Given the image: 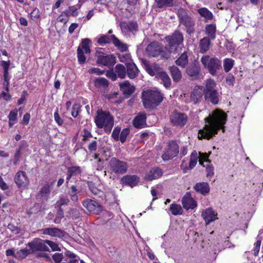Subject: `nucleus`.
I'll return each instance as SVG.
<instances>
[{
  "instance_id": "f257e3e1",
  "label": "nucleus",
  "mask_w": 263,
  "mask_h": 263,
  "mask_svg": "<svg viewBox=\"0 0 263 263\" xmlns=\"http://www.w3.org/2000/svg\"><path fill=\"white\" fill-rule=\"evenodd\" d=\"M205 125L199 130L198 138L209 139L217 134L219 129L224 132V124L227 120V116L223 111L217 109L214 110L208 117L204 119Z\"/></svg>"
},
{
  "instance_id": "f03ea898",
  "label": "nucleus",
  "mask_w": 263,
  "mask_h": 263,
  "mask_svg": "<svg viewBox=\"0 0 263 263\" xmlns=\"http://www.w3.org/2000/svg\"><path fill=\"white\" fill-rule=\"evenodd\" d=\"M142 99L145 108H153L162 102L163 95L157 90H147L142 92Z\"/></svg>"
},
{
  "instance_id": "7ed1b4c3",
  "label": "nucleus",
  "mask_w": 263,
  "mask_h": 263,
  "mask_svg": "<svg viewBox=\"0 0 263 263\" xmlns=\"http://www.w3.org/2000/svg\"><path fill=\"white\" fill-rule=\"evenodd\" d=\"M95 122L99 128H104L106 133H109L114 125V117L108 111L98 110Z\"/></svg>"
},
{
  "instance_id": "20e7f679",
  "label": "nucleus",
  "mask_w": 263,
  "mask_h": 263,
  "mask_svg": "<svg viewBox=\"0 0 263 263\" xmlns=\"http://www.w3.org/2000/svg\"><path fill=\"white\" fill-rule=\"evenodd\" d=\"M147 54L153 57H160L161 59H167L171 55V52L167 47L162 46L158 42H154L149 44L146 49Z\"/></svg>"
},
{
  "instance_id": "39448f33",
  "label": "nucleus",
  "mask_w": 263,
  "mask_h": 263,
  "mask_svg": "<svg viewBox=\"0 0 263 263\" xmlns=\"http://www.w3.org/2000/svg\"><path fill=\"white\" fill-rule=\"evenodd\" d=\"M200 62L204 69L212 76H215L221 68V62L216 57L205 55L201 58Z\"/></svg>"
},
{
  "instance_id": "423d86ee",
  "label": "nucleus",
  "mask_w": 263,
  "mask_h": 263,
  "mask_svg": "<svg viewBox=\"0 0 263 263\" xmlns=\"http://www.w3.org/2000/svg\"><path fill=\"white\" fill-rule=\"evenodd\" d=\"M179 23L185 26L189 34L193 33L194 30L195 21L189 14L188 11L182 8H179L177 13Z\"/></svg>"
},
{
  "instance_id": "0eeeda50",
  "label": "nucleus",
  "mask_w": 263,
  "mask_h": 263,
  "mask_svg": "<svg viewBox=\"0 0 263 263\" xmlns=\"http://www.w3.org/2000/svg\"><path fill=\"white\" fill-rule=\"evenodd\" d=\"M179 152V146L174 140L168 141L163 148L161 158L164 161L172 160L177 156Z\"/></svg>"
},
{
  "instance_id": "6e6552de",
  "label": "nucleus",
  "mask_w": 263,
  "mask_h": 263,
  "mask_svg": "<svg viewBox=\"0 0 263 263\" xmlns=\"http://www.w3.org/2000/svg\"><path fill=\"white\" fill-rule=\"evenodd\" d=\"M165 39L168 43L167 46L168 50L172 51L171 53L176 52L177 46L181 44L183 41L182 34L178 31H176L172 35L166 36Z\"/></svg>"
},
{
  "instance_id": "1a4fd4ad",
  "label": "nucleus",
  "mask_w": 263,
  "mask_h": 263,
  "mask_svg": "<svg viewBox=\"0 0 263 263\" xmlns=\"http://www.w3.org/2000/svg\"><path fill=\"white\" fill-rule=\"evenodd\" d=\"M109 167L112 172L118 174H123L127 170V163L115 157L110 159L109 162Z\"/></svg>"
},
{
  "instance_id": "9d476101",
  "label": "nucleus",
  "mask_w": 263,
  "mask_h": 263,
  "mask_svg": "<svg viewBox=\"0 0 263 263\" xmlns=\"http://www.w3.org/2000/svg\"><path fill=\"white\" fill-rule=\"evenodd\" d=\"M90 40L89 39L82 40L80 45L77 49L78 60L79 64H82L85 63L86 58L84 55L89 54L90 49L89 44Z\"/></svg>"
},
{
  "instance_id": "9b49d317",
  "label": "nucleus",
  "mask_w": 263,
  "mask_h": 263,
  "mask_svg": "<svg viewBox=\"0 0 263 263\" xmlns=\"http://www.w3.org/2000/svg\"><path fill=\"white\" fill-rule=\"evenodd\" d=\"M126 74V68L122 64H117L114 69L107 71L106 76L112 81L117 80V77L120 79H124Z\"/></svg>"
},
{
  "instance_id": "f8f14e48",
  "label": "nucleus",
  "mask_w": 263,
  "mask_h": 263,
  "mask_svg": "<svg viewBox=\"0 0 263 263\" xmlns=\"http://www.w3.org/2000/svg\"><path fill=\"white\" fill-rule=\"evenodd\" d=\"M188 120L187 115L182 112L173 111L170 116V121L174 126L183 127Z\"/></svg>"
},
{
  "instance_id": "ddd939ff",
  "label": "nucleus",
  "mask_w": 263,
  "mask_h": 263,
  "mask_svg": "<svg viewBox=\"0 0 263 263\" xmlns=\"http://www.w3.org/2000/svg\"><path fill=\"white\" fill-rule=\"evenodd\" d=\"M97 62L100 65L108 67L112 66L116 63V58L111 54H105V53L97 51Z\"/></svg>"
},
{
  "instance_id": "4468645a",
  "label": "nucleus",
  "mask_w": 263,
  "mask_h": 263,
  "mask_svg": "<svg viewBox=\"0 0 263 263\" xmlns=\"http://www.w3.org/2000/svg\"><path fill=\"white\" fill-rule=\"evenodd\" d=\"M209 156L205 153H199V157L198 156L197 152L194 151L190 156L189 163V169H193L196 165L197 160L199 158V164L203 165V162L208 161Z\"/></svg>"
},
{
  "instance_id": "2eb2a0df",
  "label": "nucleus",
  "mask_w": 263,
  "mask_h": 263,
  "mask_svg": "<svg viewBox=\"0 0 263 263\" xmlns=\"http://www.w3.org/2000/svg\"><path fill=\"white\" fill-rule=\"evenodd\" d=\"M29 246L33 252L37 251H49V248H48L47 240L37 239L29 243Z\"/></svg>"
},
{
  "instance_id": "dca6fc26",
  "label": "nucleus",
  "mask_w": 263,
  "mask_h": 263,
  "mask_svg": "<svg viewBox=\"0 0 263 263\" xmlns=\"http://www.w3.org/2000/svg\"><path fill=\"white\" fill-rule=\"evenodd\" d=\"M83 206L89 211L99 214L102 211V206L95 200L87 199L83 202Z\"/></svg>"
},
{
  "instance_id": "f3484780",
  "label": "nucleus",
  "mask_w": 263,
  "mask_h": 263,
  "mask_svg": "<svg viewBox=\"0 0 263 263\" xmlns=\"http://www.w3.org/2000/svg\"><path fill=\"white\" fill-rule=\"evenodd\" d=\"M42 233L44 235H48L51 237L58 238H64L67 233L57 228H47L41 230Z\"/></svg>"
},
{
  "instance_id": "a211bd4d",
  "label": "nucleus",
  "mask_w": 263,
  "mask_h": 263,
  "mask_svg": "<svg viewBox=\"0 0 263 263\" xmlns=\"http://www.w3.org/2000/svg\"><path fill=\"white\" fill-rule=\"evenodd\" d=\"M201 216L204 220L206 224H209L211 222L218 219L217 214L211 208L203 210L201 213Z\"/></svg>"
},
{
  "instance_id": "6ab92c4d",
  "label": "nucleus",
  "mask_w": 263,
  "mask_h": 263,
  "mask_svg": "<svg viewBox=\"0 0 263 263\" xmlns=\"http://www.w3.org/2000/svg\"><path fill=\"white\" fill-rule=\"evenodd\" d=\"M201 68L199 63L194 62L190 64L186 68V72L190 77L197 79L200 73Z\"/></svg>"
},
{
  "instance_id": "aec40b11",
  "label": "nucleus",
  "mask_w": 263,
  "mask_h": 263,
  "mask_svg": "<svg viewBox=\"0 0 263 263\" xmlns=\"http://www.w3.org/2000/svg\"><path fill=\"white\" fill-rule=\"evenodd\" d=\"M14 181L19 187H25L29 184V179L23 171H19L16 174Z\"/></svg>"
},
{
  "instance_id": "412c9836",
  "label": "nucleus",
  "mask_w": 263,
  "mask_h": 263,
  "mask_svg": "<svg viewBox=\"0 0 263 263\" xmlns=\"http://www.w3.org/2000/svg\"><path fill=\"white\" fill-rule=\"evenodd\" d=\"M182 204L186 210L194 209L197 206V204L194 199L191 197V194L187 192L182 199Z\"/></svg>"
},
{
  "instance_id": "4be33fe9",
  "label": "nucleus",
  "mask_w": 263,
  "mask_h": 263,
  "mask_svg": "<svg viewBox=\"0 0 263 263\" xmlns=\"http://www.w3.org/2000/svg\"><path fill=\"white\" fill-rule=\"evenodd\" d=\"M203 93L202 88L199 86L195 87L191 93V101L195 104L200 102L202 99Z\"/></svg>"
},
{
  "instance_id": "5701e85b",
  "label": "nucleus",
  "mask_w": 263,
  "mask_h": 263,
  "mask_svg": "<svg viewBox=\"0 0 263 263\" xmlns=\"http://www.w3.org/2000/svg\"><path fill=\"white\" fill-rule=\"evenodd\" d=\"M140 178L136 175H126L122 179L123 184L132 187L137 185L139 182Z\"/></svg>"
},
{
  "instance_id": "b1692460",
  "label": "nucleus",
  "mask_w": 263,
  "mask_h": 263,
  "mask_svg": "<svg viewBox=\"0 0 263 263\" xmlns=\"http://www.w3.org/2000/svg\"><path fill=\"white\" fill-rule=\"evenodd\" d=\"M156 77L161 80V83L166 88H168L170 87L171 85V79L167 73L162 69L158 72Z\"/></svg>"
},
{
  "instance_id": "393cba45",
  "label": "nucleus",
  "mask_w": 263,
  "mask_h": 263,
  "mask_svg": "<svg viewBox=\"0 0 263 263\" xmlns=\"http://www.w3.org/2000/svg\"><path fill=\"white\" fill-rule=\"evenodd\" d=\"M126 68V73L129 79H133L137 77L139 70L135 63H128Z\"/></svg>"
},
{
  "instance_id": "a878e982",
  "label": "nucleus",
  "mask_w": 263,
  "mask_h": 263,
  "mask_svg": "<svg viewBox=\"0 0 263 263\" xmlns=\"http://www.w3.org/2000/svg\"><path fill=\"white\" fill-rule=\"evenodd\" d=\"M119 86L120 90L122 91L123 94L125 95H131L135 90V86L127 81H125L124 83H120Z\"/></svg>"
},
{
  "instance_id": "bb28decb",
  "label": "nucleus",
  "mask_w": 263,
  "mask_h": 263,
  "mask_svg": "<svg viewBox=\"0 0 263 263\" xmlns=\"http://www.w3.org/2000/svg\"><path fill=\"white\" fill-rule=\"evenodd\" d=\"M162 175V170L158 167H155L150 170L146 175L145 179L153 180L159 178Z\"/></svg>"
},
{
  "instance_id": "cd10ccee",
  "label": "nucleus",
  "mask_w": 263,
  "mask_h": 263,
  "mask_svg": "<svg viewBox=\"0 0 263 263\" xmlns=\"http://www.w3.org/2000/svg\"><path fill=\"white\" fill-rule=\"evenodd\" d=\"M195 191L202 195H205L210 192V187L206 182L197 183L194 186Z\"/></svg>"
},
{
  "instance_id": "c85d7f7f",
  "label": "nucleus",
  "mask_w": 263,
  "mask_h": 263,
  "mask_svg": "<svg viewBox=\"0 0 263 263\" xmlns=\"http://www.w3.org/2000/svg\"><path fill=\"white\" fill-rule=\"evenodd\" d=\"M146 115L142 112L137 115L133 121V124L137 128H142L145 124L146 122Z\"/></svg>"
},
{
  "instance_id": "c756f323",
  "label": "nucleus",
  "mask_w": 263,
  "mask_h": 263,
  "mask_svg": "<svg viewBox=\"0 0 263 263\" xmlns=\"http://www.w3.org/2000/svg\"><path fill=\"white\" fill-rule=\"evenodd\" d=\"M204 98L206 101H210L214 104L219 102V95L217 90L204 93Z\"/></svg>"
},
{
  "instance_id": "7c9ffc66",
  "label": "nucleus",
  "mask_w": 263,
  "mask_h": 263,
  "mask_svg": "<svg viewBox=\"0 0 263 263\" xmlns=\"http://www.w3.org/2000/svg\"><path fill=\"white\" fill-rule=\"evenodd\" d=\"M82 170L80 166H74L69 167L67 174V182L73 177L78 176L81 173Z\"/></svg>"
},
{
  "instance_id": "2f4dec72",
  "label": "nucleus",
  "mask_w": 263,
  "mask_h": 263,
  "mask_svg": "<svg viewBox=\"0 0 263 263\" xmlns=\"http://www.w3.org/2000/svg\"><path fill=\"white\" fill-rule=\"evenodd\" d=\"M170 71L173 80L175 82H179L182 78V73L179 69L176 66L170 67Z\"/></svg>"
},
{
  "instance_id": "473e14b6",
  "label": "nucleus",
  "mask_w": 263,
  "mask_h": 263,
  "mask_svg": "<svg viewBox=\"0 0 263 263\" xmlns=\"http://www.w3.org/2000/svg\"><path fill=\"white\" fill-rule=\"evenodd\" d=\"M217 90L216 88V83L215 82L211 79H208L205 82V86L203 90V93L214 91Z\"/></svg>"
},
{
  "instance_id": "72a5a7b5",
  "label": "nucleus",
  "mask_w": 263,
  "mask_h": 263,
  "mask_svg": "<svg viewBox=\"0 0 263 263\" xmlns=\"http://www.w3.org/2000/svg\"><path fill=\"white\" fill-rule=\"evenodd\" d=\"M112 42L114 45L122 52L126 51L128 49L127 45L121 42L115 35H111Z\"/></svg>"
},
{
  "instance_id": "f704fd0d",
  "label": "nucleus",
  "mask_w": 263,
  "mask_h": 263,
  "mask_svg": "<svg viewBox=\"0 0 263 263\" xmlns=\"http://www.w3.org/2000/svg\"><path fill=\"white\" fill-rule=\"evenodd\" d=\"M175 63L181 68H184L188 63V56L185 52H184L180 57L175 61Z\"/></svg>"
},
{
  "instance_id": "c9c22d12",
  "label": "nucleus",
  "mask_w": 263,
  "mask_h": 263,
  "mask_svg": "<svg viewBox=\"0 0 263 263\" xmlns=\"http://www.w3.org/2000/svg\"><path fill=\"white\" fill-rule=\"evenodd\" d=\"M198 12L201 16L204 17L206 21H211L213 18L212 13L206 8H201L198 10Z\"/></svg>"
},
{
  "instance_id": "e433bc0d",
  "label": "nucleus",
  "mask_w": 263,
  "mask_h": 263,
  "mask_svg": "<svg viewBox=\"0 0 263 263\" xmlns=\"http://www.w3.org/2000/svg\"><path fill=\"white\" fill-rule=\"evenodd\" d=\"M210 44V39L205 37L202 39L200 41V51L201 53H205L209 49Z\"/></svg>"
},
{
  "instance_id": "4c0bfd02",
  "label": "nucleus",
  "mask_w": 263,
  "mask_h": 263,
  "mask_svg": "<svg viewBox=\"0 0 263 263\" xmlns=\"http://www.w3.org/2000/svg\"><path fill=\"white\" fill-rule=\"evenodd\" d=\"M161 68L158 65L155 64L153 65H147L146 66V70L149 74L152 76H157L158 72H159Z\"/></svg>"
},
{
  "instance_id": "58836bf2",
  "label": "nucleus",
  "mask_w": 263,
  "mask_h": 263,
  "mask_svg": "<svg viewBox=\"0 0 263 263\" xmlns=\"http://www.w3.org/2000/svg\"><path fill=\"white\" fill-rule=\"evenodd\" d=\"M50 193V187L48 184L44 186L40 191V194L43 199L47 200Z\"/></svg>"
},
{
  "instance_id": "ea45409f",
  "label": "nucleus",
  "mask_w": 263,
  "mask_h": 263,
  "mask_svg": "<svg viewBox=\"0 0 263 263\" xmlns=\"http://www.w3.org/2000/svg\"><path fill=\"white\" fill-rule=\"evenodd\" d=\"M216 26L213 24H210L206 26L205 28L206 34L211 38L214 39L215 37Z\"/></svg>"
},
{
  "instance_id": "a19ab883",
  "label": "nucleus",
  "mask_w": 263,
  "mask_h": 263,
  "mask_svg": "<svg viewBox=\"0 0 263 263\" xmlns=\"http://www.w3.org/2000/svg\"><path fill=\"white\" fill-rule=\"evenodd\" d=\"M170 211L174 215H181L182 213L181 206L175 203L171 204L170 206Z\"/></svg>"
},
{
  "instance_id": "79ce46f5",
  "label": "nucleus",
  "mask_w": 263,
  "mask_h": 263,
  "mask_svg": "<svg viewBox=\"0 0 263 263\" xmlns=\"http://www.w3.org/2000/svg\"><path fill=\"white\" fill-rule=\"evenodd\" d=\"M112 42L111 35L101 34L97 39V42L101 45L110 43Z\"/></svg>"
},
{
  "instance_id": "37998d69",
  "label": "nucleus",
  "mask_w": 263,
  "mask_h": 263,
  "mask_svg": "<svg viewBox=\"0 0 263 263\" xmlns=\"http://www.w3.org/2000/svg\"><path fill=\"white\" fill-rule=\"evenodd\" d=\"M234 61L232 59L226 58L223 60V68L226 72H228L234 66Z\"/></svg>"
},
{
  "instance_id": "c03bdc74",
  "label": "nucleus",
  "mask_w": 263,
  "mask_h": 263,
  "mask_svg": "<svg viewBox=\"0 0 263 263\" xmlns=\"http://www.w3.org/2000/svg\"><path fill=\"white\" fill-rule=\"evenodd\" d=\"M89 188L92 193H93L94 195H98L99 197H101L103 195V192L101 190V189L98 188L97 187L96 184H95L93 183H90L89 184Z\"/></svg>"
},
{
  "instance_id": "a18cd8bd",
  "label": "nucleus",
  "mask_w": 263,
  "mask_h": 263,
  "mask_svg": "<svg viewBox=\"0 0 263 263\" xmlns=\"http://www.w3.org/2000/svg\"><path fill=\"white\" fill-rule=\"evenodd\" d=\"M29 250L27 249H21L15 253V258L22 259L25 258L29 254Z\"/></svg>"
},
{
  "instance_id": "49530a36",
  "label": "nucleus",
  "mask_w": 263,
  "mask_h": 263,
  "mask_svg": "<svg viewBox=\"0 0 263 263\" xmlns=\"http://www.w3.org/2000/svg\"><path fill=\"white\" fill-rule=\"evenodd\" d=\"M118 57L121 62L126 63V65L130 63L129 62L131 61V55L128 53L119 54Z\"/></svg>"
},
{
  "instance_id": "de8ad7c7",
  "label": "nucleus",
  "mask_w": 263,
  "mask_h": 263,
  "mask_svg": "<svg viewBox=\"0 0 263 263\" xmlns=\"http://www.w3.org/2000/svg\"><path fill=\"white\" fill-rule=\"evenodd\" d=\"M155 1L159 8L170 7L173 3V0H155Z\"/></svg>"
},
{
  "instance_id": "09e8293b",
  "label": "nucleus",
  "mask_w": 263,
  "mask_h": 263,
  "mask_svg": "<svg viewBox=\"0 0 263 263\" xmlns=\"http://www.w3.org/2000/svg\"><path fill=\"white\" fill-rule=\"evenodd\" d=\"M95 85L98 87H106L108 85V82L104 78H99L96 79Z\"/></svg>"
},
{
  "instance_id": "8fccbe9b",
  "label": "nucleus",
  "mask_w": 263,
  "mask_h": 263,
  "mask_svg": "<svg viewBox=\"0 0 263 263\" xmlns=\"http://www.w3.org/2000/svg\"><path fill=\"white\" fill-rule=\"evenodd\" d=\"M69 12L68 10L63 11L58 17L57 20L61 23L66 24L68 21Z\"/></svg>"
},
{
  "instance_id": "3c124183",
  "label": "nucleus",
  "mask_w": 263,
  "mask_h": 263,
  "mask_svg": "<svg viewBox=\"0 0 263 263\" xmlns=\"http://www.w3.org/2000/svg\"><path fill=\"white\" fill-rule=\"evenodd\" d=\"M81 5L69 6L68 10L69 14L72 16H77L79 13L78 9L81 7Z\"/></svg>"
},
{
  "instance_id": "603ef678",
  "label": "nucleus",
  "mask_w": 263,
  "mask_h": 263,
  "mask_svg": "<svg viewBox=\"0 0 263 263\" xmlns=\"http://www.w3.org/2000/svg\"><path fill=\"white\" fill-rule=\"evenodd\" d=\"M40 15V10L37 8H35L30 14L31 20L35 22L39 20Z\"/></svg>"
},
{
  "instance_id": "864d4df0",
  "label": "nucleus",
  "mask_w": 263,
  "mask_h": 263,
  "mask_svg": "<svg viewBox=\"0 0 263 263\" xmlns=\"http://www.w3.org/2000/svg\"><path fill=\"white\" fill-rule=\"evenodd\" d=\"M129 129L127 128H124L122 132H120L119 140L122 143H123L127 138V136L129 134Z\"/></svg>"
},
{
  "instance_id": "5fc2aeb1",
  "label": "nucleus",
  "mask_w": 263,
  "mask_h": 263,
  "mask_svg": "<svg viewBox=\"0 0 263 263\" xmlns=\"http://www.w3.org/2000/svg\"><path fill=\"white\" fill-rule=\"evenodd\" d=\"M81 108V105L79 104H74L72 107V110H71V116L73 118H76L78 116L80 110Z\"/></svg>"
},
{
  "instance_id": "6e6d98bb",
  "label": "nucleus",
  "mask_w": 263,
  "mask_h": 263,
  "mask_svg": "<svg viewBox=\"0 0 263 263\" xmlns=\"http://www.w3.org/2000/svg\"><path fill=\"white\" fill-rule=\"evenodd\" d=\"M121 128L119 126L116 127L111 134L112 138L116 141L119 140Z\"/></svg>"
},
{
  "instance_id": "4d7b16f0",
  "label": "nucleus",
  "mask_w": 263,
  "mask_h": 263,
  "mask_svg": "<svg viewBox=\"0 0 263 263\" xmlns=\"http://www.w3.org/2000/svg\"><path fill=\"white\" fill-rule=\"evenodd\" d=\"M64 217V212L63 210L61 208H59L56 217L54 220V222L55 223H60L61 222V219Z\"/></svg>"
},
{
  "instance_id": "13d9d810",
  "label": "nucleus",
  "mask_w": 263,
  "mask_h": 263,
  "mask_svg": "<svg viewBox=\"0 0 263 263\" xmlns=\"http://www.w3.org/2000/svg\"><path fill=\"white\" fill-rule=\"evenodd\" d=\"M69 200L68 198L65 197H61L56 202V205L60 208L62 205H66L69 202Z\"/></svg>"
},
{
  "instance_id": "bf43d9fd",
  "label": "nucleus",
  "mask_w": 263,
  "mask_h": 263,
  "mask_svg": "<svg viewBox=\"0 0 263 263\" xmlns=\"http://www.w3.org/2000/svg\"><path fill=\"white\" fill-rule=\"evenodd\" d=\"M48 248L51 249L52 251H61L58 245L53 241L47 240Z\"/></svg>"
},
{
  "instance_id": "052dcab7",
  "label": "nucleus",
  "mask_w": 263,
  "mask_h": 263,
  "mask_svg": "<svg viewBox=\"0 0 263 263\" xmlns=\"http://www.w3.org/2000/svg\"><path fill=\"white\" fill-rule=\"evenodd\" d=\"M68 213L69 214V216L72 217V219H76L79 217L80 213L79 211L75 209H71L69 212Z\"/></svg>"
},
{
  "instance_id": "680f3d73",
  "label": "nucleus",
  "mask_w": 263,
  "mask_h": 263,
  "mask_svg": "<svg viewBox=\"0 0 263 263\" xmlns=\"http://www.w3.org/2000/svg\"><path fill=\"white\" fill-rule=\"evenodd\" d=\"M17 111L16 110H13L10 111L8 115V119L9 121H13L16 122L17 121Z\"/></svg>"
},
{
  "instance_id": "e2e57ef3",
  "label": "nucleus",
  "mask_w": 263,
  "mask_h": 263,
  "mask_svg": "<svg viewBox=\"0 0 263 263\" xmlns=\"http://www.w3.org/2000/svg\"><path fill=\"white\" fill-rule=\"evenodd\" d=\"M54 118L55 121L59 125L61 126L63 124L64 121L60 117V116L58 113V110H57V111L54 113Z\"/></svg>"
},
{
  "instance_id": "0e129e2a",
  "label": "nucleus",
  "mask_w": 263,
  "mask_h": 263,
  "mask_svg": "<svg viewBox=\"0 0 263 263\" xmlns=\"http://www.w3.org/2000/svg\"><path fill=\"white\" fill-rule=\"evenodd\" d=\"M129 31L135 34L138 30V25L136 22H129L128 23Z\"/></svg>"
},
{
  "instance_id": "69168bd1",
  "label": "nucleus",
  "mask_w": 263,
  "mask_h": 263,
  "mask_svg": "<svg viewBox=\"0 0 263 263\" xmlns=\"http://www.w3.org/2000/svg\"><path fill=\"white\" fill-rule=\"evenodd\" d=\"M1 65L3 67L4 72L9 71V69L10 65V60H8V61L2 60L1 61Z\"/></svg>"
},
{
  "instance_id": "338daca9",
  "label": "nucleus",
  "mask_w": 263,
  "mask_h": 263,
  "mask_svg": "<svg viewBox=\"0 0 263 263\" xmlns=\"http://www.w3.org/2000/svg\"><path fill=\"white\" fill-rule=\"evenodd\" d=\"M63 258V255L62 253H56L52 256V258L55 263H60Z\"/></svg>"
},
{
  "instance_id": "774afa93",
  "label": "nucleus",
  "mask_w": 263,
  "mask_h": 263,
  "mask_svg": "<svg viewBox=\"0 0 263 263\" xmlns=\"http://www.w3.org/2000/svg\"><path fill=\"white\" fill-rule=\"evenodd\" d=\"M88 72L89 73H91V74L95 73L97 75H101L104 73V71L103 70H101L99 68L92 67V68H90V69H89Z\"/></svg>"
}]
</instances>
